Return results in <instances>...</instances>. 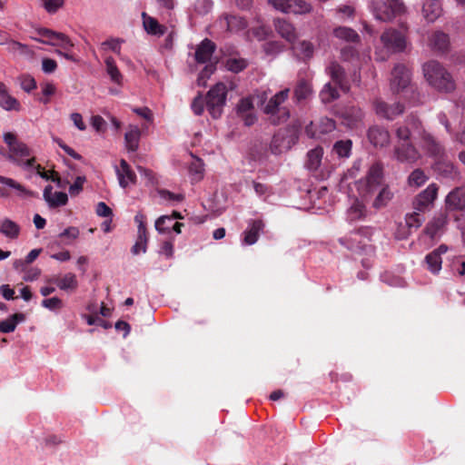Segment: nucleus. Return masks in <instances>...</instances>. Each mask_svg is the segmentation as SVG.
Instances as JSON below:
<instances>
[{
    "label": "nucleus",
    "mask_w": 465,
    "mask_h": 465,
    "mask_svg": "<svg viewBox=\"0 0 465 465\" xmlns=\"http://www.w3.org/2000/svg\"><path fill=\"white\" fill-rule=\"evenodd\" d=\"M312 94V84L305 79H300L294 88V98L297 102H301L309 98Z\"/></svg>",
    "instance_id": "36"
},
{
    "label": "nucleus",
    "mask_w": 465,
    "mask_h": 465,
    "mask_svg": "<svg viewBox=\"0 0 465 465\" xmlns=\"http://www.w3.org/2000/svg\"><path fill=\"white\" fill-rule=\"evenodd\" d=\"M393 193L390 191L388 187H382L380 191L376 198L372 203V206L375 209H381L385 207L389 202L392 199Z\"/></svg>",
    "instance_id": "42"
},
{
    "label": "nucleus",
    "mask_w": 465,
    "mask_h": 465,
    "mask_svg": "<svg viewBox=\"0 0 465 465\" xmlns=\"http://www.w3.org/2000/svg\"><path fill=\"white\" fill-rule=\"evenodd\" d=\"M411 83V73L406 65L396 64L391 71V89L393 93H400L407 89Z\"/></svg>",
    "instance_id": "10"
},
{
    "label": "nucleus",
    "mask_w": 465,
    "mask_h": 465,
    "mask_svg": "<svg viewBox=\"0 0 465 465\" xmlns=\"http://www.w3.org/2000/svg\"><path fill=\"white\" fill-rule=\"evenodd\" d=\"M7 51L14 54H25L27 52V46L24 44H21L15 40H10L8 38Z\"/></svg>",
    "instance_id": "58"
},
{
    "label": "nucleus",
    "mask_w": 465,
    "mask_h": 465,
    "mask_svg": "<svg viewBox=\"0 0 465 465\" xmlns=\"http://www.w3.org/2000/svg\"><path fill=\"white\" fill-rule=\"evenodd\" d=\"M382 182V166L380 163L372 164L366 176L364 183L365 192L362 197L367 198L368 194L373 193L381 185Z\"/></svg>",
    "instance_id": "12"
},
{
    "label": "nucleus",
    "mask_w": 465,
    "mask_h": 465,
    "mask_svg": "<svg viewBox=\"0 0 465 465\" xmlns=\"http://www.w3.org/2000/svg\"><path fill=\"white\" fill-rule=\"evenodd\" d=\"M370 7L374 17L381 22H391L406 12L402 0H371Z\"/></svg>",
    "instance_id": "3"
},
{
    "label": "nucleus",
    "mask_w": 465,
    "mask_h": 465,
    "mask_svg": "<svg viewBox=\"0 0 465 465\" xmlns=\"http://www.w3.org/2000/svg\"><path fill=\"white\" fill-rule=\"evenodd\" d=\"M142 17L144 30L148 34L158 36L164 35L166 27L160 25L155 18L147 15L144 12L142 14Z\"/></svg>",
    "instance_id": "33"
},
{
    "label": "nucleus",
    "mask_w": 465,
    "mask_h": 465,
    "mask_svg": "<svg viewBox=\"0 0 465 465\" xmlns=\"http://www.w3.org/2000/svg\"><path fill=\"white\" fill-rule=\"evenodd\" d=\"M290 89L285 88L272 96L262 108L267 120L273 125L282 124L290 118L291 113L287 106L283 105L289 97Z\"/></svg>",
    "instance_id": "2"
},
{
    "label": "nucleus",
    "mask_w": 465,
    "mask_h": 465,
    "mask_svg": "<svg viewBox=\"0 0 465 465\" xmlns=\"http://www.w3.org/2000/svg\"><path fill=\"white\" fill-rule=\"evenodd\" d=\"M367 137L375 148H383L391 143L390 132L381 125L371 126L367 132Z\"/></svg>",
    "instance_id": "13"
},
{
    "label": "nucleus",
    "mask_w": 465,
    "mask_h": 465,
    "mask_svg": "<svg viewBox=\"0 0 465 465\" xmlns=\"http://www.w3.org/2000/svg\"><path fill=\"white\" fill-rule=\"evenodd\" d=\"M225 67L232 73H240L247 67V62L242 58H228L225 62Z\"/></svg>",
    "instance_id": "50"
},
{
    "label": "nucleus",
    "mask_w": 465,
    "mask_h": 465,
    "mask_svg": "<svg viewBox=\"0 0 465 465\" xmlns=\"http://www.w3.org/2000/svg\"><path fill=\"white\" fill-rule=\"evenodd\" d=\"M292 49L296 54L303 60L312 58L314 53L313 45L306 40H302L295 44L292 46Z\"/></svg>",
    "instance_id": "37"
},
{
    "label": "nucleus",
    "mask_w": 465,
    "mask_h": 465,
    "mask_svg": "<svg viewBox=\"0 0 465 465\" xmlns=\"http://www.w3.org/2000/svg\"><path fill=\"white\" fill-rule=\"evenodd\" d=\"M430 47L440 53H445L450 47V37L449 35L442 31L434 32L430 38Z\"/></svg>",
    "instance_id": "30"
},
{
    "label": "nucleus",
    "mask_w": 465,
    "mask_h": 465,
    "mask_svg": "<svg viewBox=\"0 0 465 465\" xmlns=\"http://www.w3.org/2000/svg\"><path fill=\"white\" fill-rule=\"evenodd\" d=\"M421 212L414 210L412 213H408L405 217L406 225L409 230H417L421 226L425 221L424 217L420 214Z\"/></svg>",
    "instance_id": "46"
},
{
    "label": "nucleus",
    "mask_w": 465,
    "mask_h": 465,
    "mask_svg": "<svg viewBox=\"0 0 465 465\" xmlns=\"http://www.w3.org/2000/svg\"><path fill=\"white\" fill-rule=\"evenodd\" d=\"M335 37L351 43H355L360 40L359 35L351 28L346 26H339L333 30Z\"/></svg>",
    "instance_id": "39"
},
{
    "label": "nucleus",
    "mask_w": 465,
    "mask_h": 465,
    "mask_svg": "<svg viewBox=\"0 0 465 465\" xmlns=\"http://www.w3.org/2000/svg\"><path fill=\"white\" fill-rule=\"evenodd\" d=\"M190 173L195 176L196 180H200L203 175V163L200 158L194 157L189 166Z\"/></svg>",
    "instance_id": "54"
},
{
    "label": "nucleus",
    "mask_w": 465,
    "mask_h": 465,
    "mask_svg": "<svg viewBox=\"0 0 465 465\" xmlns=\"http://www.w3.org/2000/svg\"><path fill=\"white\" fill-rule=\"evenodd\" d=\"M36 34L43 39L35 38L36 41L51 45H61L64 49L69 50L74 46L67 35L63 33H58L47 28H39L36 30Z\"/></svg>",
    "instance_id": "7"
},
{
    "label": "nucleus",
    "mask_w": 465,
    "mask_h": 465,
    "mask_svg": "<svg viewBox=\"0 0 465 465\" xmlns=\"http://www.w3.org/2000/svg\"><path fill=\"white\" fill-rule=\"evenodd\" d=\"M443 14L440 0H426L421 8V15L427 23H434Z\"/></svg>",
    "instance_id": "18"
},
{
    "label": "nucleus",
    "mask_w": 465,
    "mask_h": 465,
    "mask_svg": "<svg viewBox=\"0 0 465 465\" xmlns=\"http://www.w3.org/2000/svg\"><path fill=\"white\" fill-rule=\"evenodd\" d=\"M158 194L160 197L168 202H183L184 200V195L182 193H173L168 190L161 189L158 190Z\"/></svg>",
    "instance_id": "59"
},
{
    "label": "nucleus",
    "mask_w": 465,
    "mask_h": 465,
    "mask_svg": "<svg viewBox=\"0 0 465 465\" xmlns=\"http://www.w3.org/2000/svg\"><path fill=\"white\" fill-rule=\"evenodd\" d=\"M340 96L338 90L331 85V83H327L320 92V98L323 104H330L332 101L338 99Z\"/></svg>",
    "instance_id": "41"
},
{
    "label": "nucleus",
    "mask_w": 465,
    "mask_h": 465,
    "mask_svg": "<svg viewBox=\"0 0 465 465\" xmlns=\"http://www.w3.org/2000/svg\"><path fill=\"white\" fill-rule=\"evenodd\" d=\"M275 9L284 13L290 14L292 7V0H268Z\"/></svg>",
    "instance_id": "60"
},
{
    "label": "nucleus",
    "mask_w": 465,
    "mask_h": 465,
    "mask_svg": "<svg viewBox=\"0 0 465 465\" xmlns=\"http://www.w3.org/2000/svg\"><path fill=\"white\" fill-rule=\"evenodd\" d=\"M264 228V223L262 220H252L250 222L248 228L243 232L242 243L246 245L254 244L260 233Z\"/></svg>",
    "instance_id": "25"
},
{
    "label": "nucleus",
    "mask_w": 465,
    "mask_h": 465,
    "mask_svg": "<svg viewBox=\"0 0 465 465\" xmlns=\"http://www.w3.org/2000/svg\"><path fill=\"white\" fill-rule=\"evenodd\" d=\"M383 46L391 53H401L406 48V38L395 29H388L381 35Z\"/></svg>",
    "instance_id": "9"
},
{
    "label": "nucleus",
    "mask_w": 465,
    "mask_h": 465,
    "mask_svg": "<svg viewBox=\"0 0 465 465\" xmlns=\"http://www.w3.org/2000/svg\"><path fill=\"white\" fill-rule=\"evenodd\" d=\"M19 232V225L12 220L6 218L1 223L0 233L4 234L5 236L11 239H15L18 237Z\"/></svg>",
    "instance_id": "40"
},
{
    "label": "nucleus",
    "mask_w": 465,
    "mask_h": 465,
    "mask_svg": "<svg viewBox=\"0 0 465 465\" xmlns=\"http://www.w3.org/2000/svg\"><path fill=\"white\" fill-rule=\"evenodd\" d=\"M0 183L16 190L21 194H31L30 192L27 191L21 183L12 178L0 175Z\"/></svg>",
    "instance_id": "56"
},
{
    "label": "nucleus",
    "mask_w": 465,
    "mask_h": 465,
    "mask_svg": "<svg viewBox=\"0 0 465 465\" xmlns=\"http://www.w3.org/2000/svg\"><path fill=\"white\" fill-rule=\"evenodd\" d=\"M392 158L403 163H414L420 158V153L411 142L401 143L394 146Z\"/></svg>",
    "instance_id": "8"
},
{
    "label": "nucleus",
    "mask_w": 465,
    "mask_h": 465,
    "mask_svg": "<svg viewBox=\"0 0 465 465\" xmlns=\"http://www.w3.org/2000/svg\"><path fill=\"white\" fill-rule=\"evenodd\" d=\"M174 219H183L182 214L177 212L173 211L171 215H162L160 216L154 223L155 230L161 233H168L170 232V227L169 226H163L166 222H173Z\"/></svg>",
    "instance_id": "38"
},
{
    "label": "nucleus",
    "mask_w": 465,
    "mask_h": 465,
    "mask_svg": "<svg viewBox=\"0 0 465 465\" xmlns=\"http://www.w3.org/2000/svg\"><path fill=\"white\" fill-rule=\"evenodd\" d=\"M104 63L106 65V72L110 75L111 80L117 84H121L123 75L118 70L114 58L109 56L105 59Z\"/></svg>",
    "instance_id": "43"
},
{
    "label": "nucleus",
    "mask_w": 465,
    "mask_h": 465,
    "mask_svg": "<svg viewBox=\"0 0 465 465\" xmlns=\"http://www.w3.org/2000/svg\"><path fill=\"white\" fill-rule=\"evenodd\" d=\"M216 49L215 44L208 38H205L197 46L194 58L197 63L205 64L209 62Z\"/></svg>",
    "instance_id": "24"
},
{
    "label": "nucleus",
    "mask_w": 465,
    "mask_h": 465,
    "mask_svg": "<svg viewBox=\"0 0 465 465\" xmlns=\"http://www.w3.org/2000/svg\"><path fill=\"white\" fill-rule=\"evenodd\" d=\"M446 208L450 211L465 210V186L451 190L445 199Z\"/></svg>",
    "instance_id": "16"
},
{
    "label": "nucleus",
    "mask_w": 465,
    "mask_h": 465,
    "mask_svg": "<svg viewBox=\"0 0 465 465\" xmlns=\"http://www.w3.org/2000/svg\"><path fill=\"white\" fill-rule=\"evenodd\" d=\"M438 186L435 183L430 184L420 192L413 200V209L418 212H424L436 199Z\"/></svg>",
    "instance_id": "14"
},
{
    "label": "nucleus",
    "mask_w": 465,
    "mask_h": 465,
    "mask_svg": "<svg viewBox=\"0 0 465 465\" xmlns=\"http://www.w3.org/2000/svg\"><path fill=\"white\" fill-rule=\"evenodd\" d=\"M363 115L362 110L359 107H346L341 113L342 123L349 128H355L361 122Z\"/></svg>",
    "instance_id": "26"
},
{
    "label": "nucleus",
    "mask_w": 465,
    "mask_h": 465,
    "mask_svg": "<svg viewBox=\"0 0 465 465\" xmlns=\"http://www.w3.org/2000/svg\"><path fill=\"white\" fill-rule=\"evenodd\" d=\"M322 148L318 147L308 152L307 166L310 170H317L321 164L322 157Z\"/></svg>",
    "instance_id": "44"
},
{
    "label": "nucleus",
    "mask_w": 465,
    "mask_h": 465,
    "mask_svg": "<svg viewBox=\"0 0 465 465\" xmlns=\"http://www.w3.org/2000/svg\"><path fill=\"white\" fill-rule=\"evenodd\" d=\"M253 108V103L251 97L242 98L236 104V114L246 126L253 125L257 120Z\"/></svg>",
    "instance_id": "15"
},
{
    "label": "nucleus",
    "mask_w": 465,
    "mask_h": 465,
    "mask_svg": "<svg viewBox=\"0 0 465 465\" xmlns=\"http://www.w3.org/2000/svg\"><path fill=\"white\" fill-rule=\"evenodd\" d=\"M220 25L230 32L237 33L247 27V22L243 17L227 15L220 20Z\"/></svg>",
    "instance_id": "28"
},
{
    "label": "nucleus",
    "mask_w": 465,
    "mask_h": 465,
    "mask_svg": "<svg viewBox=\"0 0 465 465\" xmlns=\"http://www.w3.org/2000/svg\"><path fill=\"white\" fill-rule=\"evenodd\" d=\"M3 138L10 151L9 153L4 154L6 159L25 167H32L34 165L35 161L34 157L27 159L25 162L22 161L24 157L30 155V150L25 143L17 139L15 134L5 133Z\"/></svg>",
    "instance_id": "4"
},
{
    "label": "nucleus",
    "mask_w": 465,
    "mask_h": 465,
    "mask_svg": "<svg viewBox=\"0 0 465 465\" xmlns=\"http://www.w3.org/2000/svg\"><path fill=\"white\" fill-rule=\"evenodd\" d=\"M19 82L21 88L26 93H30L36 88V82L35 78L29 74L21 75L19 77Z\"/></svg>",
    "instance_id": "57"
},
{
    "label": "nucleus",
    "mask_w": 465,
    "mask_h": 465,
    "mask_svg": "<svg viewBox=\"0 0 465 465\" xmlns=\"http://www.w3.org/2000/svg\"><path fill=\"white\" fill-rule=\"evenodd\" d=\"M419 139L420 140L421 147L426 150L429 154L435 157H441L444 154L442 145L425 129Z\"/></svg>",
    "instance_id": "22"
},
{
    "label": "nucleus",
    "mask_w": 465,
    "mask_h": 465,
    "mask_svg": "<svg viewBox=\"0 0 465 465\" xmlns=\"http://www.w3.org/2000/svg\"><path fill=\"white\" fill-rule=\"evenodd\" d=\"M0 106L5 111L19 112L21 110L19 101L10 94L4 83L0 85Z\"/></svg>",
    "instance_id": "27"
},
{
    "label": "nucleus",
    "mask_w": 465,
    "mask_h": 465,
    "mask_svg": "<svg viewBox=\"0 0 465 465\" xmlns=\"http://www.w3.org/2000/svg\"><path fill=\"white\" fill-rule=\"evenodd\" d=\"M86 181L85 176H77L72 185L69 187V193L72 195H77L82 190L84 182Z\"/></svg>",
    "instance_id": "64"
},
{
    "label": "nucleus",
    "mask_w": 465,
    "mask_h": 465,
    "mask_svg": "<svg viewBox=\"0 0 465 465\" xmlns=\"http://www.w3.org/2000/svg\"><path fill=\"white\" fill-rule=\"evenodd\" d=\"M448 223L447 215L440 213L435 216L425 227L424 232L434 239L443 230Z\"/></svg>",
    "instance_id": "29"
},
{
    "label": "nucleus",
    "mask_w": 465,
    "mask_h": 465,
    "mask_svg": "<svg viewBox=\"0 0 465 465\" xmlns=\"http://www.w3.org/2000/svg\"><path fill=\"white\" fill-rule=\"evenodd\" d=\"M428 177L421 169H415L408 178L411 186L420 187L425 183Z\"/></svg>",
    "instance_id": "51"
},
{
    "label": "nucleus",
    "mask_w": 465,
    "mask_h": 465,
    "mask_svg": "<svg viewBox=\"0 0 465 465\" xmlns=\"http://www.w3.org/2000/svg\"><path fill=\"white\" fill-rule=\"evenodd\" d=\"M44 8L50 14L55 13L64 5V0H40Z\"/></svg>",
    "instance_id": "61"
},
{
    "label": "nucleus",
    "mask_w": 465,
    "mask_h": 465,
    "mask_svg": "<svg viewBox=\"0 0 465 465\" xmlns=\"http://www.w3.org/2000/svg\"><path fill=\"white\" fill-rule=\"evenodd\" d=\"M327 74L330 75L332 82L337 84L340 89L347 92L349 90V84L346 77L344 68L337 62H331L326 68Z\"/></svg>",
    "instance_id": "17"
},
{
    "label": "nucleus",
    "mask_w": 465,
    "mask_h": 465,
    "mask_svg": "<svg viewBox=\"0 0 465 465\" xmlns=\"http://www.w3.org/2000/svg\"><path fill=\"white\" fill-rule=\"evenodd\" d=\"M144 215L141 213H138L134 216V221L138 224V236L141 242H143V252H146V244H147V236H146V227L144 223Z\"/></svg>",
    "instance_id": "47"
},
{
    "label": "nucleus",
    "mask_w": 465,
    "mask_h": 465,
    "mask_svg": "<svg viewBox=\"0 0 465 465\" xmlns=\"http://www.w3.org/2000/svg\"><path fill=\"white\" fill-rule=\"evenodd\" d=\"M335 122L330 118H322L319 124V132L321 134H328L335 129Z\"/></svg>",
    "instance_id": "63"
},
{
    "label": "nucleus",
    "mask_w": 465,
    "mask_h": 465,
    "mask_svg": "<svg viewBox=\"0 0 465 465\" xmlns=\"http://www.w3.org/2000/svg\"><path fill=\"white\" fill-rule=\"evenodd\" d=\"M215 71V65L210 64H206L204 68L200 72L198 78H197V84L200 86H206L207 80L211 77V75Z\"/></svg>",
    "instance_id": "55"
},
{
    "label": "nucleus",
    "mask_w": 465,
    "mask_h": 465,
    "mask_svg": "<svg viewBox=\"0 0 465 465\" xmlns=\"http://www.w3.org/2000/svg\"><path fill=\"white\" fill-rule=\"evenodd\" d=\"M299 139V125H289L284 129H280L273 135L270 143L272 153L278 155L289 151Z\"/></svg>",
    "instance_id": "5"
},
{
    "label": "nucleus",
    "mask_w": 465,
    "mask_h": 465,
    "mask_svg": "<svg viewBox=\"0 0 465 465\" xmlns=\"http://www.w3.org/2000/svg\"><path fill=\"white\" fill-rule=\"evenodd\" d=\"M42 306L51 311L59 310L63 307V302L58 297H52L43 300Z\"/></svg>",
    "instance_id": "62"
},
{
    "label": "nucleus",
    "mask_w": 465,
    "mask_h": 465,
    "mask_svg": "<svg viewBox=\"0 0 465 465\" xmlns=\"http://www.w3.org/2000/svg\"><path fill=\"white\" fill-rule=\"evenodd\" d=\"M394 133L399 142L408 143L413 138V134L409 132L408 127L404 126L402 123L395 125Z\"/></svg>",
    "instance_id": "53"
},
{
    "label": "nucleus",
    "mask_w": 465,
    "mask_h": 465,
    "mask_svg": "<svg viewBox=\"0 0 465 465\" xmlns=\"http://www.w3.org/2000/svg\"><path fill=\"white\" fill-rule=\"evenodd\" d=\"M140 137V129L137 126H130L124 135L125 146L129 152H136L138 150Z\"/></svg>",
    "instance_id": "34"
},
{
    "label": "nucleus",
    "mask_w": 465,
    "mask_h": 465,
    "mask_svg": "<svg viewBox=\"0 0 465 465\" xmlns=\"http://www.w3.org/2000/svg\"><path fill=\"white\" fill-rule=\"evenodd\" d=\"M273 25L276 32L281 35V37H282L291 44H294L298 37V35L296 32V28L291 22L283 18H276L273 20Z\"/></svg>",
    "instance_id": "19"
},
{
    "label": "nucleus",
    "mask_w": 465,
    "mask_h": 465,
    "mask_svg": "<svg viewBox=\"0 0 465 465\" xmlns=\"http://www.w3.org/2000/svg\"><path fill=\"white\" fill-rule=\"evenodd\" d=\"M422 72L429 84L438 91L450 93L455 89L452 76L438 61L430 60L423 64Z\"/></svg>",
    "instance_id": "1"
},
{
    "label": "nucleus",
    "mask_w": 465,
    "mask_h": 465,
    "mask_svg": "<svg viewBox=\"0 0 465 465\" xmlns=\"http://www.w3.org/2000/svg\"><path fill=\"white\" fill-rule=\"evenodd\" d=\"M312 11V6L310 3L304 0H292L291 13L294 15L310 14Z\"/></svg>",
    "instance_id": "48"
},
{
    "label": "nucleus",
    "mask_w": 465,
    "mask_h": 465,
    "mask_svg": "<svg viewBox=\"0 0 465 465\" xmlns=\"http://www.w3.org/2000/svg\"><path fill=\"white\" fill-rule=\"evenodd\" d=\"M338 241L341 245L353 252L362 251L366 247L365 242L360 238L356 231L350 232L345 237L340 238Z\"/></svg>",
    "instance_id": "31"
},
{
    "label": "nucleus",
    "mask_w": 465,
    "mask_h": 465,
    "mask_svg": "<svg viewBox=\"0 0 465 465\" xmlns=\"http://www.w3.org/2000/svg\"><path fill=\"white\" fill-rule=\"evenodd\" d=\"M427 269L432 273H438L441 269L442 259L436 252H430L425 257Z\"/></svg>",
    "instance_id": "45"
},
{
    "label": "nucleus",
    "mask_w": 465,
    "mask_h": 465,
    "mask_svg": "<svg viewBox=\"0 0 465 465\" xmlns=\"http://www.w3.org/2000/svg\"><path fill=\"white\" fill-rule=\"evenodd\" d=\"M373 107L378 116L387 120L395 119L402 114L405 110L404 104L400 102L389 104L381 99H375L373 101Z\"/></svg>",
    "instance_id": "11"
},
{
    "label": "nucleus",
    "mask_w": 465,
    "mask_h": 465,
    "mask_svg": "<svg viewBox=\"0 0 465 465\" xmlns=\"http://www.w3.org/2000/svg\"><path fill=\"white\" fill-rule=\"evenodd\" d=\"M68 202V196L65 193L56 192L49 198L47 201V204L50 208H56L60 206H64Z\"/></svg>",
    "instance_id": "52"
},
{
    "label": "nucleus",
    "mask_w": 465,
    "mask_h": 465,
    "mask_svg": "<svg viewBox=\"0 0 465 465\" xmlns=\"http://www.w3.org/2000/svg\"><path fill=\"white\" fill-rule=\"evenodd\" d=\"M115 173L119 184L123 188L136 183V174L124 159H121L120 165L115 166Z\"/></svg>",
    "instance_id": "20"
},
{
    "label": "nucleus",
    "mask_w": 465,
    "mask_h": 465,
    "mask_svg": "<svg viewBox=\"0 0 465 465\" xmlns=\"http://www.w3.org/2000/svg\"><path fill=\"white\" fill-rule=\"evenodd\" d=\"M227 87L223 83H217L206 94V107L210 114L220 118L226 104Z\"/></svg>",
    "instance_id": "6"
},
{
    "label": "nucleus",
    "mask_w": 465,
    "mask_h": 465,
    "mask_svg": "<svg viewBox=\"0 0 465 465\" xmlns=\"http://www.w3.org/2000/svg\"><path fill=\"white\" fill-rule=\"evenodd\" d=\"M419 139L420 140L421 147L426 150L429 154L435 157H441L444 154L442 145L425 129Z\"/></svg>",
    "instance_id": "21"
},
{
    "label": "nucleus",
    "mask_w": 465,
    "mask_h": 465,
    "mask_svg": "<svg viewBox=\"0 0 465 465\" xmlns=\"http://www.w3.org/2000/svg\"><path fill=\"white\" fill-rule=\"evenodd\" d=\"M351 140H341L338 141L334 143L332 151L339 157H349L351 150Z\"/></svg>",
    "instance_id": "49"
},
{
    "label": "nucleus",
    "mask_w": 465,
    "mask_h": 465,
    "mask_svg": "<svg viewBox=\"0 0 465 465\" xmlns=\"http://www.w3.org/2000/svg\"><path fill=\"white\" fill-rule=\"evenodd\" d=\"M402 124L404 126H407L409 132L413 134V139H419L425 129L421 121L413 114L408 115Z\"/></svg>",
    "instance_id": "35"
},
{
    "label": "nucleus",
    "mask_w": 465,
    "mask_h": 465,
    "mask_svg": "<svg viewBox=\"0 0 465 465\" xmlns=\"http://www.w3.org/2000/svg\"><path fill=\"white\" fill-rule=\"evenodd\" d=\"M366 215V207L359 199H355L347 210V220L351 223L362 220Z\"/></svg>",
    "instance_id": "32"
},
{
    "label": "nucleus",
    "mask_w": 465,
    "mask_h": 465,
    "mask_svg": "<svg viewBox=\"0 0 465 465\" xmlns=\"http://www.w3.org/2000/svg\"><path fill=\"white\" fill-rule=\"evenodd\" d=\"M48 282L54 283L60 290L73 292L78 288V281L76 275L73 272H67L63 277H52Z\"/></svg>",
    "instance_id": "23"
}]
</instances>
